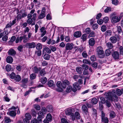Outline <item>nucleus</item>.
I'll return each instance as SVG.
<instances>
[{
  "instance_id": "f257e3e1",
  "label": "nucleus",
  "mask_w": 123,
  "mask_h": 123,
  "mask_svg": "<svg viewBox=\"0 0 123 123\" xmlns=\"http://www.w3.org/2000/svg\"><path fill=\"white\" fill-rule=\"evenodd\" d=\"M70 84L69 81L67 80H65L62 81V83L61 81H58L56 83V86L58 88L56 89V90L58 92H62L63 91L62 88L65 89L67 86Z\"/></svg>"
},
{
  "instance_id": "f03ea898",
  "label": "nucleus",
  "mask_w": 123,
  "mask_h": 123,
  "mask_svg": "<svg viewBox=\"0 0 123 123\" xmlns=\"http://www.w3.org/2000/svg\"><path fill=\"white\" fill-rule=\"evenodd\" d=\"M105 95L111 101H117L118 98L113 92L105 93Z\"/></svg>"
},
{
  "instance_id": "7ed1b4c3",
  "label": "nucleus",
  "mask_w": 123,
  "mask_h": 123,
  "mask_svg": "<svg viewBox=\"0 0 123 123\" xmlns=\"http://www.w3.org/2000/svg\"><path fill=\"white\" fill-rule=\"evenodd\" d=\"M97 52L98 56L99 58H103L104 57V51H103L102 47L101 46H99L97 47Z\"/></svg>"
},
{
  "instance_id": "20e7f679",
  "label": "nucleus",
  "mask_w": 123,
  "mask_h": 123,
  "mask_svg": "<svg viewBox=\"0 0 123 123\" xmlns=\"http://www.w3.org/2000/svg\"><path fill=\"white\" fill-rule=\"evenodd\" d=\"M36 46V44L34 42L31 43H26L25 45V46L27 48L29 49L32 48H34Z\"/></svg>"
},
{
  "instance_id": "39448f33",
  "label": "nucleus",
  "mask_w": 123,
  "mask_h": 123,
  "mask_svg": "<svg viewBox=\"0 0 123 123\" xmlns=\"http://www.w3.org/2000/svg\"><path fill=\"white\" fill-rule=\"evenodd\" d=\"M120 20V18H119L118 17L115 16L112 18L111 21L112 23H115L119 22Z\"/></svg>"
},
{
  "instance_id": "423d86ee",
  "label": "nucleus",
  "mask_w": 123,
  "mask_h": 123,
  "mask_svg": "<svg viewBox=\"0 0 123 123\" xmlns=\"http://www.w3.org/2000/svg\"><path fill=\"white\" fill-rule=\"evenodd\" d=\"M45 10L46 9L45 7H43V8L41 11V13L39 16L38 18L39 19H42L45 17Z\"/></svg>"
},
{
  "instance_id": "0eeeda50",
  "label": "nucleus",
  "mask_w": 123,
  "mask_h": 123,
  "mask_svg": "<svg viewBox=\"0 0 123 123\" xmlns=\"http://www.w3.org/2000/svg\"><path fill=\"white\" fill-rule=\"evenodd\" d=\"M113 31L114 33L118 32L119 33H120L122 32L121 27L120 26H116L113 28Z\"/></svg>"
},
{
  "instance_id": "6e6552de",
  "label": "nucleus",
  "mask_w": 123,
  "mask_h": 123,
  "mask_svg": "<svg viewBox=\"0 0 123 123\" xmlns=\"http://www.w3.org/2000/svg\"><path fill=\"white\" fill-rule=\"evenodd\" d=\"M74 46V45L72 43H68L66 44V49L67 50H71L73 49Z\"/></svg>"
},
{
  "instance_id": "1a4fd4ad",
  "label": "nucleus",
  "mask_w": 123,
  "mask_h": 123,
  "mask_svg": "<svg viewBox=\"0 0 123 123\" xmlns=\"http://www.w3.org/2000/svg\"><path fill=\"white\" fill-rule=\"evenodd\" d=\"M74 112V110L68 108L65 111L66 114L70 116Z\"/></svg>"
},
{
  "instance_id": "9d476101",
  "label": "nucleus",
  "mask_w": 123,
  "mask_h": 123,
  "mask_svg": "<svg viewBox=\"0 0 123 123\" xmlns=\"http://www.w3.org/2000/svg\"><path fill=\"white\" fill-rule=\"evenodd\" d=\"M27 17L28 19L27 20V22L28 24L31 25L33 21H33V19L32 18H31L32 17L30 14H28L27 15Z\"/></svg>"
},
{
  "instance_id": "9b49d317",
  "label": "nucleus",
  "mask_w": 123,
  "mask_h": 123,
  "mask_svg": "<svg viewBox=\"0 0 123 123\" xmlns=\"http://www.w3.org/2000/svg\"><path fill=\"white\" fill-rule=\"evenodd\" d=\"M8 55H9L14 56L16 54V51L13 49H10L8 51Z\"/></svg>"
},
{
  "instance_id": "f8f14e48",
  "label": "nucleus",
  "mask_w": 123,
  "mask_h": 123,
  "mask_svg": "<svg viewBox=\"0 0 123 123\" xmlns=\"http://www.w3.org/2000/svg\"><path fill=\"white\" fill-rule=\"evenodd\" d=\"M112 56L114 59H118L119 58V53L117 51H115L112 54Z\"/></svg>"
},
{
  "instance_id": "ddd939ff",
  "label": "nucleus",
  "mask_w": 123,
  "mask_h": 123,
  "mask_svg": "<svg viewBox=\"0 0 123 123\" xmlns=\"http://www.w3.org/2000/svg\"><path fill=\"white\" fill-rule=\"evenodd\" d=\"M82 110L86 114L88 113L89 112L87 107L85 105H82Z\"/></svg>"
},
{
  "instance_id": "4468645a",
  "label": "nucleus",
  "mask_w": 123,
  "mask_h": 123,
  "mask_svg": "<svg viewBox=\"0 0 123 123\" xmlns=\"http://www.w3.org/2000/svg\"><path fill=\"white\" fill-rule=\"evenodd\" d=\"M44 114L41 111H39L38 113V116L37 117V118L39 120H41V118L43 117Z\"/></svg>"
},
{
  "instance_id": "2eb2a0df",
  "label": "nucleus",
  "mask_w": 123,
  "mask_h": 123,
  "mask_svg": "<svg viewBox=\"0 0 123 123\" xmlns=\"http://www.w3.org/2000/svg\"><path fill=\"white\" fill-rule=\"evenodd\" d=\"M95 43V41L93 38L90 39L89 41V43L90 45L93 46Z\"/></svg>"
},
{
  "instance_id": "dca6fc26",
  "label": "nucleus",
  "mask_w": 123,
  "mask_h": 123,
  "mask_svg": "<svg viewBox=\"0 0 123 123\" xmlns=\"http://www.w3.org/2000/svg\"><path fill=\"white\" fill-rule=\"evenodd\" d=\"M74 88L73 89V91L75 92L77 90L76 88L78 87L79 85L78 83L75 82L73 84Z\"/></svg>"
},
{
  "instance_id": "f3484780",
  "label": "nucleus",
  "mask_w": 123,
  "mask_h": 123,
  "mask_svg": "<svg viewBox=\"0 0 123 123\" xmlns=\"http://www.w3.org/2000/svg\"><path fill=\"white\" fill-rule=\"evenodd\" d=\"M110 40L112 43H115L117 42V39L116 37L113 36L111 37Z\"/></svg>"
},
{
  "instance_id": "a211bd4d",
  "label": "nucleus",
  "mask_w": 123,
  "mask_h": 123,
  "mask_svg": "<svg viewBox=\"0 0 123 123\" xmlns=\"http://www.w3.org/2000/svg\"><path fill=\"white\" fill-rule=\"evenodd\" d=\"M87 35L86 34H83L81 37L80 39L82 41L84 42L86 41L87 39Z\"/></svg>"
},
{
  "instance_id": "6ab92c4d",
  "label": "nucleus",
  "mask_w": 123,
  "mask_h": 123,
  "mask_svg": "<svg viewBox=\"0 0 123 123\" xmlns=\"http://www.w3.org/2000/svg\"><path fill=\"white\" fill-rule=\"evenodd\" d=\"M6 62L9 63H11L13 61V59L12 57L10 56L7 57L6 58Z\"/></svg>"
},
{
  "instance_id": "aec40b11",
  "label": "nucleus",
  "mask_w": 123,
  "mask_h": 123,
  "mask_svg": "<svg viewBox=\"0 0 123 123\" xmlns=\"http://www.w3.org/2000/svg\"><path fill=\"white\" fill-rule=\"evenodd\" d=\"M81 33L80 31H77L75 32L74 34V36L76 37H79L81 36Z\"/></svg>"
},
{
  "instance_id": "412c9836",
  "label": "nucleus",
  "mask_w": 123,
  "mask_h": 123,
  "mask_svg": "<svg viewBox=\"0 0 123 123\" xmlns=\"http://www.w3.org/2000/svg\"><path fill=\"white\" fill-rule=\"evenodd\" d=\"M76 70L78 73L81 74L82 73L83 70L81 67H77L76 68Z\"/></svg>"
},
{
  "instance_id": "4be33fe9",
  "label": "nucleus",
  "mask_w": 123,
  "mask_h": 123,
  "mask_svg": "<svg viewBox=\"0 0 123 123\" xmlns=\"http://www.w3.org/2000/svg\"><path fill=\"white\" fill-rule=\"evenodd\" d=\"M4 122L6 123H9L11 121L10 118L5 116L4 119Z\"/></svg>"
},
{
  "instance_id": "5701e85b",
  "label": "nucleus",
  "mask_w": 123,
  "mask_h": 123,
  "mask_svg": "<svg viewBox=\"0 0 123 123\" xmlns=\"http://www.w3.org/2000/svg\"><path fill=\"white\" fill-rule=\"evenodd\" d=\"M7 114L12 117L15 116L16 115L15 112L13 111H12L8 112Z\"/></svg>"
},
{
  "instance_id": "b1692460",
  "label": "nucleus",
  "mask_w": 123,
  "mask_h": 123,
  "mask_svg": "<svg viewBox=\"0 0 123 123\" xmlns=\"http://www.w3.org/2000/svg\"><path fill=\"white\" fill-rule=\"evenodd\" d=\"M14 80L17 82L19 81L21 79V78L19 75H15L14 78Z\"/></svg>"
},
{
  "instance_id": "393cba45",
  "label": "nucleus",
  "mask_w": 123,
  "mask_h": 123,
  "mask_svg": "<svg viewBox=\"0 0 123 123\" xmlns=\"http://www.w3.org/2000/svg\"><path fill=\"white\" fill-rule=\"evenodd\" d=\"M72 90L73 91V89L72 88V86H69L66 88V92H67L69 93Z\"/></svg>"
},
{
  "instance_id": "a878e982",
  "label": "nucleus",
  "mask_w": 123,
  "mask_h": 123,
  "mask_svg": "<svg viewBox=\"0 0 123 123\" xmlns=\"http://www.w3.org/2000/svg\"><path fill=\"white\" fill-rule=\"evenodd\" d=\"M47 79L45 77H43L41 79V81L42 84H45L47 81Z\"/></svg>"
},
{
  "instance_id": "bb28decb",
  "label": "nucleus",
  "mask_w": 123,
  "mask_h": 123,
  "mask_svg": "<svg viewBox=\"0 0 123 123\" xmlns=\"http://www.w3.org/2000/svg\"><path fill=\"white\" fill-rule=\"evenodd\" d=\"M40 68H38L37 67H35L33 68V72L35 73H37L38 71H40Z\"/></svg>"
},
{
  "instance_id": "cd10ccee",
  "label": "nucleus",
  "mask_w": 123,
  "mask_h": 123,
  "mask_svg": "<svg viewBox=\"0 0 123 123\" xmlns=\"http://www.w3.org/2000/svg\"><path fill=\"white\" fill-rule=\"evenodd\" d=\"M23 39L22 36L19 37H18L16 40L15 42L16 43H18L19 42H21L22 40Z\"/></svg>"
},
{
  "instance_id": "c85d7f7f",
  "label": "nucleus",
  "mask_w": 123,
  "mask_h": 123,
  "mask_svg": "<svg viewBox=\"0 0 123 123\" xmlns=\"http://www.w3.org/2000/svg\"><path fill=\"white\" fill-rule=\"evenodd\" d=\"M98 102L97 99L95 98H92L91 100V103L94 105L97 104L98 103Z\"/></svg>"
},
{
  "instance_id": "c756f323",
  "label": "nucleus",
  "mask_w": 123,
  "mask_h": 123,
  "mask_svg": "<svg viewBox=\"0 0 123 123\" xmlns=\"http://www.w3.org/2000/svg\"><path fill=\"white\" fill-rule=\"evenodd\" d=\"M112 31L110 30H108L105 32V35L106 36H110L111 35Z\"/></svg>"
},
{
  "instance_id": "7c9ffc66",
  "label": "nucleus",
  "mask_w": 123,
  "mask_h": 123,
  "mask_svg": "<svg viewBox=\"0 0 123 123\" xmlns=\"http://www.w3.org/2000/svg\"><path fill=\"white\" fill-rule=\"evenodd\" d=\"M25 118L29 120H31V115L29 113H26L25 115Z\"/></svg>"
},
{
  "instance_id": "2f4dec72",
  "label": "nucleus",
  "mask_w": 123,
  "mask_h": 123,
  "mask_svg": "<svg viewBox=\"0 0 123 123\" xmlns=\"http://www.w3.org/2000/svg\"><path fill=\"white\" fill-rule=\"evenodd\" d=\"M34 108L36 110H39L41 109L40 106L37 104H34L33 105Z\"/></svg>"
},
{
  "instance_id": "473e14b6",
  "label": "nucleus",
  "mask_w": 123,
  "mask_h": 123,
  "mask_svg": "<svg viewBox=\"0 0 123 123\" xmlns=\"http://www.w3.org/2000/svg\"><path fill=\"white\" fill-rule=\"evenodd\" d=\"M50 55L48 54H45L43 56V58L45 60H48L50 58Z\"/></svg>"
},
{
  "instance_id": "72a5a7b5",
  "label": "nucleus",
  "mask_w": 123,
  "mask_h": 123,
  "mask_svg": "<svg viewBox=\"0 0 123 123\" xmlns=\"http://www.w3.org/2000/svg\"><path fill=\"white\" fill-rule=\"evenodd\" d=\"M44 50L48 54H50L51 53V51L50 49L47 47H45L44 48Z\"/></svg>"
},
{
  "instance_id": "f704fd0d",
  "label": "nucleus",
  "mask_w": 123,
  "mask_h": 123,
  "mask_svg": "<svg viewBox=\"0 0 123 123\" xmlns=\"http://www.w3.org/2000/svg\"><path fill=\"white\" fill-rule=\"evenodd\" d=\"M40 74L42 76H43L45 75L46 74V72L44 68H43L41 70Z\"/></svg>"
},
{
  "instance_id": "c9c22d12",
  "label": "nucleus",
  "mask_w": 123,
  "mask_h": 123,
  "mask_svg": "<svg viewBox=\"0 0 123 123\" xmlns=\"http://www.w3.org/2000/svg\"><path fill=\"white\" fill-rule=\"evenodd\" d=\"M116 93L117 95L119 96H121L122 94V90L119 89H117L116 90Z\"/></svg>"
},
{
  "instance_id": "e433bc0d",
  "label": "nucleus",
  "mask_w": 123,
  "mask_h": 123,
  "mask_svg": "<svg viewBox=\"0 0 123 123\" xmlns=\"http://www.w3.org/2000/svg\"><path fill=\"white\" fill-rule=\"evenodd\" d=\"M46 118L48 120H49L50 121L52 120L51 115L49 113L47 115Z\"/></svg>"
},
{
  "instance_id": "4c0bfd02",
  "label": "nucleus",
  "mask_w": 123,
  "mask_h": 123,
  "mask_svg": "<svg viewBox=\"0 0 123 123\" xmlns=\"http://www.w3.org/2000/svg\"><path fill=\"white\" fill-rule=\"evenodd\" d=\"M54 84V82L52 80H50L48 82V85L49 87L52 86Z\"/></svg>"
},
{
  "instance_id": "58836bf2",
  "label": "nucleus",
  "mask_w": 123,
  "mask_h": 123,
  "mask_svg": "<svg viewBox=\"0 0 123 123\" xmlns=\"http://www.w3.org/2000/svg\"><path fill=\"white\" fill-rule=\"evenodd\" d=\"M83 63H84L90 65L91 64V62L89 61L88 60L85 59L83 60Z\"/></svg>"
},
{
  "instance_id": "ea45409f",
  "label": "nucleus",
  "mask_w": 123,
  "mask_h": 123,
  "mask_svg": "<svg viewBox=\"0 0 123 123\" xmlns=\"http://www.w3.org/2000/svg\"><path fill=\"white\" fill-rule=\"evenodd\" d=\"M106 45L108 48L110 49H111L113 47L112 44L110 42L107 43Z\"/></svg>"
},
{
  "instance_id": "a19ab883",
  "label": "nucleus",
  "mask_w": 123,
  "mask_h": 123,
  "mask_svg": "<svg viewBox=\"0 0 123 123\" xmlns=\"http://www.w3.org/2000/svg\"><path fill=\"white\" fill-rule=\"evenodd\" d=\"M42 48V45L40 43L37 44L36 45V48L37 50H40Z\"/></svg>"
},
{
  "instance_id": "79ce46f5",
  "label": "nucleus",
  "mask_w": 123,
  "mask_h": 123,
  "mask_svg": "<svg viewBox=\"0 0 123 123\" xmlns=\"http://www.w3.org/2000/svg\"><path fill=\"white\" fill-rule=\"evenodd\" d=\"M11 66L10 65H7L6 66V70L7 71H9L11 70Z\"/></svg>"
},
{
  "instance_id": "37998d69",
  "label": "nucleus",
  "mask_w": 123,
  "mask_h": 123,
  "mask_svg": "<svg viewBox=\"0 0 123 123\" xmlns=\"http://www.w3.org/2000/svg\"><path fill=\"white\" fill-rule=\"evenodd\" d=\"M47 109L49 112H52L53 111V107L51 105H48L47 107Z\"/></svg>"
},
{
  "instance_id": "c03bdc74",
  "label": "nucleus",
  "mask_w": 123,
  "mask_h": 123,
  "mask_svg": "<svg viewBox=\"0 0 123 123\" xmlns=\"http://www.w3.org/2000/svg\"><path fill=\"white\" fill-rule=\"evenodd\" d=\"M42 51L41 50H38L35 51V54L38 56H40L41 55Z\"/></svg>"
},
{
  "instance_id": "a18cd8bd",
  "label": "nucleus",
  "mask_w": 123,
  "mask_h": 123,
  "mask_svg": "<svg viewBox=\"0 0 123 123\" xmlns=\"http://www.w3.org/2000/svg\"><path fill=\"white\" fill-rule=\"evenodd\" d=\"M15 73L14 72H12L9 75L10 78L12 79H14L15 76Z\"/></svg>"
},
{
  "instance_id": "49530a36",
  "label": "nucleus",
  "mask_w": 123,
  "mask_h": 123,
  "mask_svg": "<svg viewBox=\"0 0 123 123\" xmlns=\"http://www.w3.org/2000/svg\"><path fill=\"white\" fill-rule=\"evenodd\" d=\"M36 75L35 73H33L31 74L30 75V78L31 80H32L35 79L36 78Z\"/></svg>"
},
{
  "instance_id": "de8ad7c7",
  "label": "nucleus",
  "mask_w": 123,
  "mask_h": 123,
  "mask_svg": "<svg viewBox=\"0 0 123 123\" xmlns=\"http://www.w3.org/2000/svg\"><path fill=\"white\" fill-rule=\"evenodd\" d=\"M28 80V79L27 78H24L22 79L21 82L22 84H25L27 82Z\"/></svg>"
},
{
  "instance_id": "09e8293b",
  "label": "nucleus",
  "mask_w": 123,
  "mask_h": 123,
  "mask_svg": "<svg viewBox=\"0 0 123 123\" xmlns=\"http://www.w3.org/2000/svg\"><path fill=\"white\" fill-rule=\"evenodd\" d=\"M75 115L76 118L77 119H79L80 118V116L79 113L78 112H75Z\"/></svg>"
},
{
  "instance_id": "8fccbe9b",
  "label": "nucleus",
  "mask_w": 123,
  "mask_h": 123,
  "mask_svg": "<svg viewBox=\"0 0 123 123\" xmlns=\"http://www.w3.org/2000/svg\"><path fill=\"white\" fill-rule=\"evenodd\" d=\"M106 28L105 25H103L101 27V30L102 32H104L106 30Z\"/></svg>"
},
{
  "instance_id": "3c124183",
  "label": "nucleus",
  "mask_w": 123,
  "mask_h": 123,
  "mask_svg": "<svg viewBox=\"0 0 123 123\" xmlns=\"http://www.w3.org/2000/svg\"><path fill=\"white\" fill-rule=\"evenodd\" d=\"M83 69L87 70L89 68L88 66L87 65L85 64H83L81 65Z\"/></svg>"
},
{
  "instance_id": "603ef678",
  "label": "nucleus",
  "mask_w": 123,
  "mask_h": 123,
  "mask_svg": "<svg viewBox=\"0 0 123 123\" xmlns=\"http://www.w3.org/2000/svg\"><path fill=\"white\" fill-rule=\"evenodd\" d=\"M110 116L111 118H114L115 116V114L113 111H111L110 113Z\"/></svg>"
},
{
  "instance_id": "864d4df0",
  "label": "nucleus",
  "mask_w": 123,
  "mask_h": 123,
  "mask_svg": "<svg viewBox=\"0 0 123 123\" xmlns=\"http://www.w3.org/2000/svg\"><path fill=\"white\" fill-rule=\"evenodd\" d=\"M65 41L67 42L71 41V39L68 36H66L65 38Z\"/></svg>"
},
{
  "instance_id": "5fc2aeb1",
  "label": "nucleus",
  "mask_w": 123,
  "mask_h": 123,
  "mask_svg": "<svg viewBox=\"0 0 123 123\" xmlns=\"http://www.w3.org/2000/svg\"><path fill=\"white\" fill-rule=\"evenodd\" d=\"M105 55L107 56H109L110 55L111 53V52L109 49H106L105 51Z\"/></svg>"
},
{
  "instance_id": "6e6d98bb",
  "label": "nucleus",
  "mask_w": 123,
  "mask_h": 123,
  "mask_svg": "<svg viewBox=\"0 0 123 123\" xmlns=\"http://www.w3.org/2000/svg\"><path fill=\"white\" fill-rule=\"evenodd\" d=\"M102 121L104 122L105 123H108V120L107 117L104 118L102 119Z\"/></svg>"
},
{
  "instance_id": "4d7b16f0",
  "label": "nucleus",
  "mask_w": 123,
  "mask_h": 123,
  "mask_svg": "<svg viewBox=\"0 0 123 123\" xmlns=\"http://www.w3.org/2000/svg\"><path fill=\"white\" fill-rule=\"evenodd\" d=\"M26 35H24L23 36H22V37H23V39H24V40L23 41V42L24 43H26L27 41L28 40L29 38L26 37Z\"/></svg>"
},
{
  "instance_id": "13d9d810",
  "label": "nucleus",
  "mask_w": 123,
  "mask_h": 123,
  "mask_svg": "<svg viewBox=\"0 0 123 123\" xmlns=\"http://www.w3.org/2000/svg\"><path fill=\"white\" fill-rule=\"evenodd\" d=\"M83 57L85 58H86L88 56V55L86 51H84L82 53Z\"/></svg>"
},
{
  "instance_id": "bf43d9fd",
  "label": "nucleus",
  "mask_w": 123,
  "mask_h": 123,
  "mask_svg": "<svg viewBox=\"0 0 123 123\" xmlns=\"http://www.w3.org/2000/svg\"><path fill=\"white\" fill-rule=\"evenodd\" d=\"M103 20V22L105 23H106L108 22L109 19L108 17H106L104 18Z\"/></svg>"
},
{
  "instance_id": "052dcab7",
  "label": "nucleus",
  "mask_w": 123,
  "mask_h": 123,
  "mask_svg": "<svg viewBox=\"0 0 123 123\" xmlns=\"http://www.w3.org/2000/svg\"><path fill=\"white\" fill-rule=\"evenodd\" d=\"M98 25L97 24H94L93 25L92 27L93 29L95 30V29H97L98 27Z\"/></svg>"
},
{
  "instance_id": "680f3d73",
  "label": "nucleus",
  "mask_w": 123,
  "mask_h": 123,
  "mask_svg": "<svg viewBox=\"0 0 123 123\" xmlns=\"http://www.w3.org/2000/svg\"><path fill=\"white\" fill-rule=\"evenodd\" d=\"M111 10V8L110 7H107L104 10V12L105 13H108Z\"/></svg>"
},
{
  "instance_id": "e2e57ef3",
  "label": "nucleus",
  "mask_w": 123,
  "mask_h": 123,
  "mask_svg": "<svg viewBox=\"0 0 123 123\" xmlns=\"http://www.w3.org/2000/svg\"><path fill=\"white\" fill-rule=\"evenodd\" d=\"M85 32L87 34H89L91 31V29L89 28H87L85 30Z\"/></svg>"
},
{
  "instance_id": "0e129e2a",
  "label": "nucleus",
  "mask_w": 123,
  "mask_h": 123,
  "mask_svg": "<svg viewBox=\"0 0 123 123\" xmlns=\"http://www.w3.org/2000/svg\"><path fill=\"white\" fill-rule=\"evenodd\" d=\"M103 22V20L101 19H99L97 21V23L99 25L102 24Z\"/></svg>"
},
{
  "instance_id": "69168bd1",
  "label": "nucleus",
  "mask_w": 123,
  "mask_h": 123,
  "mask_svg": "<svg viewBox=\"0 0 123 123\" xmlns=\"http://www.w3.org/2000/svg\"><path fill=\"white\" fill-rule=\"evenodd\" d=\"M61 121L62 123H68L67 120L64 118H62L61 119Z\"/></svg>"
},
{
  "instance_id": "338daca9",
  "label": "nucleus",
  "mask_w": 123,
  "mask_h": 123,
  "mask_svg": "<svg viewBox=\"0 0 123 123\" xmlns=\"http://www.w3.org/2000/svg\"><path fill=\"white\" fill-rule=\"evenodd\" d=\"M8 38V37L6 35H5L2 37V40L4 41H6L7 40Z\"/></svg>"
},
{
  "instance_id": "774afa93",
  "label": "nucleus",
  "mask_w": 123,
  "mask_h": 123,
  "mask_svg": "<svg viewBox=\"0 0 123 123\" xmlns=\"http://www.w3.org/2000/svg\"><path fill=\"white\" fill-rule=\"evenodd\" d=\"M95 36L94 32L93 31H91V32L90 33L89 36L90 37H94Z\"/></svg>"
}]
</instances>
